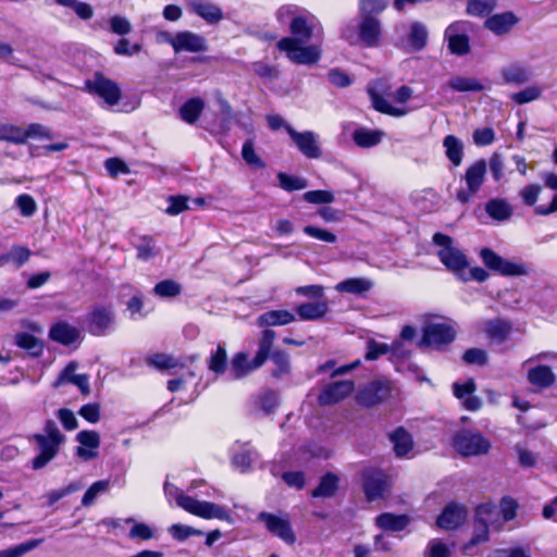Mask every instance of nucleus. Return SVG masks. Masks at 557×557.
I'll list each match as a JSON object with an SVG mask.
<instances>
[{"mask_svg": "<svg viewBox=\"0 0 557 557\" xmlns=\"http://www.w3.org/2000/svg\"><path fill=\"white\" fill-rule=\"evenodd\" d=\"M115 321L111 307L96 306L86 317V325L90 334L103 336L109 333Z\"/></svg>", "mask_w": 557, "mask_h": 557, "instance_id": "obj_12", "label": "nucleus"}, {"mask_svg": "<svg viewBox=\"0 0 557 557\" xmlns=\"http://www.w3.org/2000/svg\"><path fill=\"white\" fill-rule=\"evenodd\" d=\"M49 335L54 342L70 345L78 339L79 331L66 322H59L50 329Z\"/></svg>", "mask_w": 557, "mask_h": 557, "instance_id": "obj_33", "label": "nucleus"}, {"mask_svg": "<svg viewBox=\"0 0 557 557\" xmlns=\"http://www.w3.org/2000/svg\"><path fill=\"white\" fill-rule=\"evenodd\" d=\"M226 359L227 355L224 346L219 345L215 351L211 354L208 360L209 370L216 374L224 373L226 369Z\"/></svg>", "mask_w": 557, "mask_h": 557, "instance_id": "obj_52", "label": "nucleus"}, {"mask_svg": "<svg viewBox=\"0 0 557 557\" xmlns=\"http://www.w3.org/2000/svg\"><path fill=\"white\" fill-rule=\"evenodd\" d=\"M305 201L315 205L331 203L335 197L332 191L329 190H310L302 195Z\"/></svg>", "mask_w": 557, "mask_h": 557, "instance_id": "obj_59", "label": "nucleus"}, {"mask_svg": "<svg viewBox=\"0 0 557 557\" xmlns=\"http://www.w3.org/2000/svg\"><path fill=\"white\" fill-rule=\"evenodd\" d=\"M15 344L34 357L40 356L44 351L42 342L25 332L16 334Z\"/></svg>", "mask_w": 557, "mask_h": 557, "instance_id": "obj_41", "label": "nucleus"}, {"mask_svg": "<svg viewBox=\"0 0 557 557\" xmlns=\"http://www.w3.org/2000/svg\"><path fill=\"white\" fill-rule=\"evenodd\" d=\"M40 544V540H30L17 545L0 550V557H23L25 554L35 549Z\"/></svg>", "mask_w": 557, "mask_h": 557, "instance_id": "obj_50", "label": "nucleus"}, {"mask_svg": "<svg viewBox=\"0 0 557 557\" xmlns=\"http://www.w3.org/2000/svg\"><path fill=\"white\" fill-rule=\"evenodd\" d=\"M352 139L355 144L361 148H371L380 144L382 133L380 131L359 127L354 132Z\"/></svg>", "mask_w": 557, "mask_h": 557, "instance_id": "obj_40", "label": "nucleus"}, {"mask_svg": "<svg viewBox=\"0 0 557 557\" xmlns=\"http://www.w3.org/2000/svg\"><path fill=\"white\" fill-rule=\"evenodd\" d=\"M487 170V163L484 159H479L470 164L463 175L466 185L472 191H479L484 183Z\"/></svg>", "mask_w": 557, "mask_h": 557, "instance_id": "obj_28", "label": "nucleus"}, {"mask_svg": "<svg viewBox=\"0 0 557 557\" xmlns=\"http://www.w3.org/2000/svg\"><path fill=\"white\" fill-rule=\"evenodd\" d=\"M383 399V383L375 380L363 386L357 394V401L364 407H373Z\"/></svg>", "mask_w": 557, "mask_h": 557, "instance_id": "obj_31", "label": "nucleus"}, {"mask_svg": "<svg viewBox=\"0 0 557 557\" xmlns=\"http://www.w3.org/2000/svg\"><path fill=\"white\" fill-rule=\"evenodd\" d=\"M433 244L437 247L436 256L445 268L466 281L465 270L469 267L467 256L455 245L454 239L448 235L435 233Z\"/></svg>", "mask_w": 557, "mask_h": 557, "instance_id": "obj_6", "label": "nucleus"}, {"mask_svg": "<svg viewBox=\"0 0 557 557\" xmlns=\"http://www.w3.org/2000/svg\"><path fill=\"white\" fill-rule=\"evenodd\" d=\"M503 524L504 522L497 506L490 503L478 506L475 510V531L471 541L472 544L487 541L488 529L493 528L498 530Z\"/></svg>", "mask_w": 557, "mask_h": 557, "instance_id": "obj_9", "label": "nucleus"}, {"mask_svg": "<svg viewBox=\"0 0 557 557\" xmlns=\"http://www.w3.org/2000/svg\"><path fill=\"white\" fill-rule=\"evenodd\" d=\"M153 293L160 298H172L182 293V286L174 280H163L154 285Z\"/></svg>", "mask_w": 557, "mask_h": 557, "instance_id": "obj_49", "label": "nucleus"}, {"mask_svg": "<svg viewBox=\"0 0 557 557\" xmlns=\"http://www.w3.org/2000/svg\"><path fill=\"white\" fill-rule=\"evenodd\" d=\"M456 337L455 327L448 322L429 323L423 329L420 347H430L435 350H443L454 342Z\"/></svg>", "mask_w": 557, "mask_h": 557, "instance_id": "obj_10", "label": "nucleus"}, {"mask_svg": "<svg viewBox=\"0 0 557 557\" xmlns=\"http://www.w3.org/2000/svg\"><path fill=\"white\" fill-rule=\"evenodd\" d=\"M188 9L209 24H215L223 18L221 8L208 0H189Z\"/></svg>", "mask_w": 557, "mask_h": 557, "instance_id": "obj_26", "label": "nucleus"}, {"mask_svg": "<svg viewBox=\"0 0 557 557\" xmlns=\"http://www.w3.org/2000/svg\"><path fill=\"white\" fill-rule=\"evenodd\" d=\"M396 32L399 35L408 33L407 39L403 44L413 51H419L426 45L428 29L420 22L412 23L409 30L405 24L398 25Z\"/></svg>", "mask_w": 557, "mask_h": 557, "instance_id": "obj_22", "label": "nucleus"}, {"mask_svg": "<svg viewBox=\"0 0 557 557\" xmlns=\"http://www.w3.org/2000/svg\"><path fill=\"white\" fill-rule=\"evenodd\" d=\"M447 86L458 92L482 91L484 89L483 84L479 79L459 75L453 76Z\"/></svg>", "mask_w": 557, "mask_h": 557, "instance_id": "obj_38", "label": "nucleus"}, {"mask_svg": "<svg viewBox=\"0 0 557 557\" xmlns=\"http://www.w3.org/2000/svg\"><path fill=\"white\" fill-rule=\"evenodd\" d=\"M367 91L372 100L373 108L383 112V83L381 79L371 82L368 85Z\"/></svg>", "mask_w": 557, "mask_h": 557, "instance_id": "obj_57", "label": "nucleus"}, {"mask_svg": "<svg viewBox=\"0 0 557 557\" xmlns=\"http://www.w3.org/2000/svg\"><path fill=\"white\" fill-rule=\"evenodd\" d=\"M258 458L256 450L251 448L233 447L232 465L242 473L249 471L251 463Z\"/></svg>", "mask_w": 557, "mask_h": 557, "instance_id": "obj_35", "label": "nucleus"}, {"mask_svg": "<svg viewBox=\"0 0 557 557\" xmlns=\"http://www.w3.org/2000/svg\"><path fill=\"white\" fill-rule=\"evenodd\" d=\"M110 487H111L110 480H99V481L92 483L89 486V488L85 492V494L82 498V505L84 507L91 506L100 495L108 493Z\"/></svg>", "mask_w": 557, "mask_h": 557, "instance_id": "obj_48", "label": "nucleus"}, {"mask_svg": "<svg viewBox=\"0 0 557 557\" xmlns=\"http://www.w3.org/2000/svg\"><path fill=\"white\" fill-rule=\"evenodd\" d=\"M355 388L352 381H338L329 384L323 388L319 395V404L322 406H329L336 404L347 396H349Z\"/></svg>", "mask_w": 557, "mask_h": 557, "instance_id": "obj_19", "label": "nucleus"}, {"mask_svg": "<svg viewBox=\"0 0 557 557\" xmlns=\"http://www.w3.org/2000/svg\"><path fill=\"white\" fill-rule=\"evenodd\" d=\"M293 37H284L277 41L278 50L286 53L289 61L297 64H314L321 58L318 45L305 46L314 35L322 34L319 20L309 12L293 16L289 23Z\"/></svg>", "mask_w": 557, "mask_h": 557, "instance_id": "obj_1", "label": "nucleus"}, {"mask_svg": "<svg viewBox=\"0 0 557 557\" xmlns=\"http://www.w3.org/2000/svg\"><path fill=\"white\" fill-rule=\"evenodd\" d=\"M29 255L30 251L27 248L15 246L8 252L0 256V265L13 264L16 268H20L28 260Z\"/></svg>", "mask_w": 557, "mask_h": 557, "instance_id": "obj_44", "label": "nucleus"}, {"mask_svg": "<svg viewBox=\"0 0 557 557\" xmlns=\"http://www.w3.org/2000/svg\"><path fill=\"white\" fill-rule=\"evenodd\" d=\"M517 508H518V504L511 497H504L500 500L498 510L500 512V518L504 523L512 520L516 517Z\"/></svg>", "mask_w": 557, "mask_h": 557, "instance_id": "obj_63", "label": "nucleus"}, {"mask_svg": "<svg viewBox=\"0 0 557 557\" xmlns=\"http://www.w3.org/2000/svg\"><path fill=\"white\" fill-rule=\"evenodd\" d=\"M417 331L411 325H405L399 334L388 347L385 344V356L394 364L397 372H411L418 374L419 368L411 361V349Z\"/></svg>", "mask_w": 557, "mask_h": 557, "instance_id": "obj_5", "label": "nucleus"}, {"mask_svg": "<svg viewBox=\"0 0 557 557\" xmlns=\"http://www.w3.org/2000/svg\"><path fill=\"white\" fill-rule=\"evenodd\" d=\"M260 367L255 366V358L249 360L246 352H238L231 361V375L233 379H240Z\"/></svg>", "mask_w": 557, "mask_h": 557, "instance_id": "obj_36", "label": "nucleus"}, {"mask_svg": "<svg viewBox=\"0 0 557 557\" xmlns=\"http://www.w3.org/2000/svg\"><path fill=\"white\" fill-rule=\"evenodd\" d=\"M518 18L511 12L494 14L487 17L484 26L497 36L505 35L517 24Z\"/></svg>", "mask_w": 557, "mask_h": 557, "instance_id": "obj_27", "label": "nucleus"}, {"mask_svg": "<svg viewBox=\"0 0 557 557\" xmlns=\"http://www.w3.org/2000/svg\"><path fill=\"white\" fill-rule=\"evenodd\" d=\"M445 154L454 166H459L463 159V144L455 135H447L443 140Z\"/></svg>", "mask_w": 557, "mask_h": 557, "instance_id": "obj_37", "label": "nucleus"}, {"mask_svg": "<svg viewBox=\"0 0 557 557\" xmlns=\"http://www.w3.org/2000/svg\"><path fill=\"white\" fill-rule=\"evenodd\" d=\"M502 77L507 84L522 85L532 77V71L523 63H510L502 69Z\"/></svg>", "mask_w": 557, "mask_h": 557, "instance_id": "obj_29", "label": "nucleus"}, {"mask_svg": "<svg viewBox=\"0 0 557 557\" xmlns=\"http://www.w3.org/2000/svg\"><path fill=\"white\" fill-rule=\"evenodd\" d=\"M486 163L493 180L496 183L500 182L505 175V162L503 156L499 152H494Z\"/></svg>", "mask_w": 557, "mask_h": 557, "instance_id": "obj_56", "label": "nucleus"}, {"mask_svg": "<svg viewBox=\"0 0 557 557\" xmlns=\"http://www.w3.org/2000/svg\"><path fill=\"white\" fill-rule=\"evenodd\" d=\"M286 132L305 157L309 159L321 157L322 151L318 144V136L313 132H297L290 125H286Z\"/></svg>", "mask_w": 557, "mask_h": 557, "instance_id": "obj_14", "label": "nucleus"}, {"mask_svg": "<svg viewBox=\"0 0 557 557\" xmlns=\"http://www.w3.org/2000/svg\"><path fill=\"white\" fill-rule=\"evenodd\" d=\"M363 491L369 502L380 498L383 493V472L380 468H367L363 471Z\"/></svg>", "mask_w": 557, "mask_h": 557, "instance_id": "obj_25", "label": "nucleus"}, {"mask_svg": "<svg viewBox=\"0 0 557 557\" xmlns=\"http://www.w3.org/2000/svg\"><path fill=\"white\" fill-rule=\"evenodd\" d=\"M382 12V0H362L360 2V22L351 20L345 23L342 27V38L349 45L375 46L381 32L380 15Z\"/></svg>", "mask_w": 557, "mask_h": 557, "instance_id": "obj_2", "label": "nucleus"}, {"mask_svg": "<svg viewBox=\"0 0 557 557\" xmlns=\"http://www.w3.org/2000/svg\"><path fill=\"white\" fill-rule=\"evenodd\" d=\"M412 96V89L408 86H401L392 96L391 100L385 99V115L401 117L410 113L413 108L408 106Z\"/></svg>", "mask_w": 557, "mask_h": 557, "instance_id": "obj_16", "label": "nucleus"}, {"mask_svg": "<svg viewBox=\"0 0 557 557\" xmlns=\"http://www.w3.org/2000/svg\"><path fill=\"white\" fill-rule=\"evenodd\" d=\"M259 520L265 524L267 530L281 539L284 543L292 545L296 542L295 533L289 521L273 513L261 512Z\"/></svg>", "mask_w": 557, "mask_h": 557, "instance_id": "obj_15", "label": "nucleus"}, {"mask_svg": "<svg viewBox=\"0 0 557 557\" xmlns=\"http://www.w3.org/2000/svg\"><path fill=\"white\" fill-rule=\"evenodd\" d=\"M169 533L172 535L173 539L177 541H185L191 535H201L202 532L200 530L194 529L188 525L184 524H172L169 528Z\"/></svg>", "mask_w": 557, "mask_h": 557, "instance_id": "obj_62", "label": "nucleus"}, {"mask_svg": "<svg viewBox=\"0 0 557 557\" xmlns=\"http://www.w3.org/2000/svg\"><path fill=\"white\" fill-rule=\"evenodd\" d=\"M410 522V518L406 515H393L385 512V531H401L404 530Z\"/></svg>", "mask_w": 557, "mask_h": 557, "instance_id": "obj_61", "label": "nucleus"}, {"mask_svg": "<svg viewBox=\"0 0 557 557\" xmlns=\"http://www.w3.org/2000/svg\"><path fill=\"white\" fill-rule=\"evenodd\" d=\"M271 360L274 363L273 375L281 377L287 374L290 370L289 357L286 352L277 350L271 356Z\"/></svg>", "mask_w": 557, "mask_h": 557, "instance_id": "obj_54", "label": "nucleus"}, {"mask_svg": "<svg viewBox=\"0 0 557 557\" xmlns=\"http://www.w3.org/2000/svg\"><path fill=\"white\" fill-rule=\"evenodd\" d=\"M146 363L149 367H153L158 370L171 369L177 366V362L174 360V358L166 354H154L148 356L146 358Z\"/></svg>", "mask_w": 557, "mask_h": 557, "instance_id": "obj_55", "label": "nucleus"}, {"mask_svg": "<svg viewBox=\"0 0 557 557\" xmlns=\"http://www.w3.org/2000/svg\"><path fill=\"white\" fill-rule=\"evenodd\" d=\"M173 49L175 52H203L207 50V40L203 36L189 30L178 32L175 34Z\"/></svg>", "mask_w": 557, "mask_h": 557, "instance_id": "obj_21", "label": "nucleus"}, {"mask_svg": "<svg viewBox=\"0 0 557 557\" xmlns=\"http://www.w3.org/2000/svg\"><path fill=\"white\" fill-rule=\"evenodd\" d=\"M295 320V314L288 310H271L258 318V324L259 326H280L289 324Z\"/></svg>", "mask_w": 557, "mask_h": 557, "instance_id": "obj_34", "label": "nucleus"}, {"mask_svg": "<svg viewBox=\"0 0 557 557\" xmlns=\"http://www.w3.org/2000/svg\"><path fill=\"white\" fill-rule=\"evenodd\" d=\"M473 143L478 147L490 146L495 141V132L491 127L476 128L473 132Z\"/></svg>", "mask_w": 557, "mask_h": 557, "instance_id": "obj_60", "label": "nucleus"}, {"mask_svg": "<svg viewBox=\"0 0 557 557\" xmlns=\"http://www.w3.org/2000/svg\"><path fill=\"white\" fill-rule=\"evenodd\" d=\"M277 178L281 188L287 191L301 190L308 186L307 181L302 177L278 173Z\"/></svg>", "mask_w": 557, "mask_h": 557, "instance_id": "obj_53", "label": "nucleus"}, {"mask_svg": "<svg viewBox=\"0 0 557 557\" xmlns=\"http://www.w3.org/2000/svg\"><path fill=\"white\" fill-rule=\"evenodd\" d=\"M125 522L132 524L128 533L132 540L149 541L156 536L154 528L144 522H137L134 518H127Z\"/></svg>", "mask_w": 557, "mask_h": 557, "instance_id": "obj_45", "label": "nucleus"}, {"mask_svg": "<svg viewBox=\"0 0 557 557\" xmlns=\"http://www.w3.org/2000/svg\"><path fill=\"white\" fill-rule=\"evenodd\" d=\"M429 557H451L448 546L440 540H432L428 545Z\"/></svg>", "mask_w": 557, "mask_h": 557, "instance_id": "obj_64", "label": "nucleus"}, {"mask_svg": "<svg viewBox=\"0 0 557 557\" xmlns=\"http://www.w3.org/2000/svg\"><path fill=\"white\" fill-rule=\"evenodd\" d=\"M0 141L12 143L15 145L25 144L24 128L10 123L0 124Z\"/></svg>", "mask_w": 557, "mask_h": 557, "instance_id": "obj_43", "label": "nucleus"}, {"mask_svg": "<svg viewBox=\"0 0 557 557\" xmlns=\"http://www.w3.org/2000/svg\"><path fill=\"white\" fill-rule=\"evenodd\" d=\"M476 218L484 224H503L513 215V206L504 197H493L475 209Z\"/></svg>", "mask_w": 557, "mask_h": 557, "instance_id": "obj_8", "label": "nucleus"}, {"mask_svg": "<svg viewBox=\"0 0 557 557\" xmlns=\"http://www.w3.org/2000/svg\"><path fill=\"white\" fill-rule=\"evenodd\" d=\"M480 257L486 268L503 276H527L531 273L529 264L505 259L490 248L481 249Z\"/></svg>", "mask_w": 557, "mask_h": 557, "instance_id": "obj_7", "label": "nucleus"}, {"mask_svg": "<svg viewBox=\"0 0 557 557\" xmlns=\"http://www.w3.org/2000/svg\"><path fill=\"white\" fill-rule=\"evenodd\" d=\"M205 108V102L200 98L187 100L180 109V115L186 123H195Z\"/></svg>", "mask_w": 557, "mask_h": 557, "instance_id": "obj_42", "label": "nucleus"}, {"mask_svg": "<svg viewBox=\"0 0 557 557\" xmlns=\"http://www.w3.org/2000/svg\"><path fill=\"white\" fill-rule=\"evenodd\" d=\"M275 338V332L272 330H264L259 341V348L255 356V366H262L269 358L271 347Z\"/></svg>", "mask_w": 557, "mask_h": 557, "instance_id": "obj_46", "label": "nucleus"}, {"mask_svg": "<svg viewBox=\"0 0 557 557\" xmlns=\"http://www.w3.org/2000/svg\"><path fill=\"white\" fill-rule=\"evenodd\" d=\"M373 287V282L367 277H351L336 284L338 293H346L361 296Z\"/></svg>", "mask_w": 557, "mask_h": 557, "instance_id": "obj_32", "label": "nucleus"}, {"mask_svg": "<svg viewBox=\"0 0 557 557\" xmlns=\"http://www.w3.org/2000/svg\"><path fill=\"white\" fill-rule=\"evenodd\" d=\"M527 370V380L528 382L540 389H545L550 387L555 381L556 375L550 367L533 363L524 368Z\"/></svg>", "mask_w": 557, "mask_h": 557, "instance_id": "obj_23", "label": "nucleus"}, {"mask_svg": "<svg viewBox=\"0 0 557 557\" xmlns=\"http://www.w3.org/2000/svg\"><path fill=\"white\" fill-rule=\"evenodd\" d=\"M77 366L72 362L65 367L55 382V386H60L64 383H71L79 388L84 395L89 394V377L86 374H76Z\"/></svg>", "mask_w": 557, "mask_h": 557, "instance_id": "obj_30", "label": "nucleus"}, {"mask_svg": "<svg viewBox=\"0 0 557 557\" xmlns=\"http://www.w3.org/2000/svg\"><path fill=\"white\" fill-rule=\"evenodd\" d=\"M445 39L448 42V49L451 53L465 55L469 52V38L465 34V23L456 22L450 24L445 30Z\"/></svg>", "mask_w": 557, "mask_h": 557, "instance_id": "obj_17", "label": "nucleus"}, {"mask_svg": "<svg viewBox=\"0 0 557 557\" xmlns=\"http://www.w3.org/2000/svg\"><path fill=\"white\" fill-rule=\"evenodd\" d=\"M164 494L169 500L175 499L177 506L191 515L203 519H219L228 522L232 520L231 512L227 508L185 495L178 487L170 482L164 483Z\"/></svg>", "mask_w": 557, "mask_h": 557, "instance_id": "obj_3", "label": "nucleus"}, {"mask_svg": "<svg viewBox=\"0 0 557 557\" xmlns=\"http://www.w3.org/2000/svg\"><path fill=\"white\" fill-rule=\"evenodd\" d=\"M496 5V0H470L468 12L472 15L483 16L492 12Z\"/></svg>", "mask_w": 557, "mask_h": 557, "instance_id": "obj_58", "label": "nucleus"}, {"mask_svg": "<svg viewBox=\"0 0 557 557\" xmlns=\"http://www.w3.org/2000/svg\"><path fill=\"white\" fill-rule=\"evenodd\" d=\"M467 518V509L465 506L450 503L437 519V525L442 529L454 530L458 528Z\"/></svg>", "mask_w": 557, "mask_h": 557, "instance_id": "obj_24", "label": "nucleus"}, {"mask_svg": "<svg viewBox=\"0 0 557 557\" xmlns=\"http://www.w3.org/2000/svg\"><path fill=\"white\" fill-rule=\"evenodd\" d=\"M454 447L463 456H476L487 453L491 443L480 433L462 430L455 435Z\"/></svg>", "mask_w": 557, "mask_h": 557, "instance_id": "obj_11", "label": "nucleus"}, {"mask_svg": "<svg viewBox=\"0 0 557 557\" xmlns=\"http://www.w3.org/2000/svg\"><path fill=\"white\" fill-rule=\"evenodd\" d=\"M393 451L398 458L410 459L414 457V443L412 435L403 426L389 434Z\"/></svg>", "mask_w": 557, "mask_h": 557, "instance_id": "obj_20", "label": "nucleus"}, {"mask_svg": "<svg viewBox=\"0 0 557 557\" xmlns=\"http://www.w3.org/2000/svg\"><path fill=\"white\" fill-rule=\"evenodd\" d=\"M543 92V88L540 86H529L518 92L510 95V99L517 104H524L537 100Z\"/></svg>", "mask_w": 557, "mask_h": 557, "instance_id": "obj_51", "label": "nucleus"}, {"mask_svg": "<svg viewBox=\"0 0 557 557\" xmlns=\"http://www.w3.org/2000/svg\"><path fill=\"white\" fill-rule=\"evenodd\" d=\"M338 487V476L334 473H326L320 480L318 487L312 492L313 497H331Z\"/></svg>", "mask_w": 557, "mask_h": 557, "instance_id": "obj_47", "label": "nucleus"}, {"mask_svg": "<svg viewBox=\"0 0 557 557\" xmlns=\"http://www.w3.org/2000/svg\"><path fill=\"white\" fill-rule=\"evenodd\" d=\"M327 304L321 302H306L296 308V312L301 320H318L325 315L327 312Z\"/></svg>", "mask_w": 557, "mask_h": 557, "instance_id": "obj_39", "label": "nucleus"}, {"mask_svg": "<svg viewBox=\"0 0 557 557\" xmlns=\"http://www.w3.org/2000/svg\"><path fill=\"white\" fill-rule=\"evenodd\" d=\"M32 440L39 449L38 455L32 460V468L39 470L55 458L65 442V436L61 433L57 423L49 419L45 422L42 432L34 434Z\"/></svg>", "mask_w": 557, "mask_h": 557, "instance_id": "obj_4", "label": "nucleus"}, {"mask_svg": "<svg viewBox=\"0 0 557 557\" xmlns=\"http://www.w3.org/2000/svg\"><path fill=\"white\" fill-rule=\"evenodd\" d=\"M79 446L76 448V456L85 461L95 459L100 447V435L96 431H81L76 434Z\"/></svg>", "mask_w": 557, "mask_h": 557, "instance_id": "obj_18", "label": "nucleus"}, {"mask_svg": "<svg viewBox=\"0 0 557 557\" xmlns=\"http://www.w3.org/2000/svg\"><path fill=\"white\" fill-rule=\"evenodd\" d=\"M86 87L90 94L99 96L109 106L116 104L121 98L119 86L101 74H95L91 79H88Z\"/></svg>", "mask_w": 557, "mask_h": 557, "instance_id": "obj_13", "label": "nucleus"}]
</instances>
